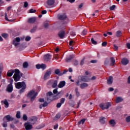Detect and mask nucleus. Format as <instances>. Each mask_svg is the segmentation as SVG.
I'll return each mask as SVG.
<instances>
[{"label": "nucleus", "instance_id": "nucleus-13", "mask_svg": "<svg viewBox=\"0 0 130 130\" xmlns=\"http://www.w3.org/2000/svg\"><path fill=\"white\" fill-rule=\"evenodd\" d=\"M128 62H129V61L126 58H123L121 60V63L123 66H126V64H128Z\"/></svg>", "mask_w": 130, "mask_h": 130}, {"label": "nucleus", "instance_id": "nucleus-48", "mask_svg": "<svg viewBox=\"0 0 130 130\" xmlns=\"http://www.w3.org/2000/svg\"><path fill=\"white\" fill-rule=\"evenodd\" d=\"M115 5H113V6H112L111 7H110V10H111V11H113V10H114V9H115Z\"/></svg>", "mask_w": 130, "mask_h": 130}, {"label": "nucleus", "instance_id": "nucleus-8", "mask_svg": "<svg viewBox=\"0 0 130 130\" xmlns=\"http://www.w3.org/2000/svg\"><path fill=\"white\" fill-rule=\"evenodd\" d=\"M36 68L38 70L42 69L43 70H45L46 69V65L45 64H38L36 65Z\"/></svg>", "mask_w": 130, "mask_h": 130}, {"label": "nucleus", "instance_id": "nucleus-62", "mask_svg": "<svg viewBox=\"0 0 130 130\" xmlns=\"http://www.w3.org/2000/svg\"><path fill=\"white\" fill-rule=\"evenodd\" d=\"M60 118V115L59 114H57L55 116V118H57V119H58Z\"/></svg>", "mask_w": 130, "mask_h": 130}, {"label": "nucleus", "instance_id": "nucleus-30", "mask_svg": "<svg viewBox=\"0 0 130 130\" xmlns=\"http://www.w3.org/2000/svg\"><path fill=\"white\" fill-rule=\"evenodd\" d=\"M122 35V32H121V31L120 30H118L116 32V37H120Z\"/></svg>", "mask_w": 130, "mask_h": 130}, {"label": "nucleus", "instance_id": "nucleus-25", "mask_svg": "<svg viewBox=\"0 0 130 130\" xmlns=\"http://www.w3.org/2000/svg\"><path fill=\"white\" fill-rule=\"evenodd\" d=\"M15 71L13 70H9L7 73L8 77H12Z\"/></svg>", "mask_w": 130, "mask_h": 130}, {"label": "nucleus", "instance_id": "nucleus-3", "mask_svg": "<svg viewBox=\"0 0 130 130\" xmlns=\"http://www.w3.org/2000/svg\"><path fill=\"white\" fill-rule=\"evenodd\" d=\"M38 93L35 92V91L32 90H30L27 94L28 98L30 99V101L33 102L34 100H35V98H36V96H37Z\"/></svg>", "mask_w": 130, "mask_h": 130}, {"label": "nucleus", "instance_id": "nucleus-57", "mask_svg": "<svg viewBox=\"0 0 130 130\" xmlns=\"http://www.w3.org/2000/svg\"><path fill=\"white\" fill-rule=\"evenodd\" d=\"M5 19L6 20V21H10V20H9V18H8V14H7V13H5Z\"/></svg>", "mask_w": 130, "mask_h": 130}, {"label": "nucleus", "instance_id": "nucleus-33", "mask_svg": "<svg viewBox=\"0 0 130 130\" xmlns=\"http://www.w3.org/2000/svg\"><path fill=\"white\" fill-rule=\"evenodd\" d=\"M29 66V64L28 63V62H24L23 63V67L24 69H27Z\"/></svg>", "mask_w": 130, "mask_h": 130}, {"label": "nucleus", "instance_id": "nucleus-36", "mask_svg": "<svg viewBox=\"0 0 130 130\" xmlns=\"http://www.w3.org/2000/svg\"><path fill=\"white\" fill-rule=\"evenodd\" d=\"M2 102H4V104L6 105V107H9V102H8L7 100L4 101H2Z\"/></svg>", "mask_w": 130, "mask_h": 130}, {"label": "nucleus", "instance_id": "nucleus-56", "mask_svg": "<svg viewBox=\"0 0 130 130\" xmlns=\"http://www.w3.org/2000/svg\"><path fill=\"white\" fill-rule=\"evenodd\" d=\"M49 26V24H48V23H45L44 24V27H45V28H47V27H48Z\"/></svg>", "mask_w": 130, "mask_h": 130}, {"label": "nucleus", "instance_id": "nucleus-32", "mask_svg": "<svg viewBox=\"0 0 130 130\" xmlns=\"http://www.w3.org/2000/svg\"><path fill=\"white\" fill-rule=\"evenodd\" d=\"M57 80H55L52 85V88H55L57 86Z\"/></svg>", "mask_w": 130, "mask_h": 130}, {"label": "nucleus", "instance_id": "nucleus-42", "mask_svg": "<svg viewBox=\"0 0 130 130\" xmlns=\"http://www.w3.org/2000/svg\"><path fill=\"white\" fill-rule=\"evenodd\" d=\"M91 42L92 43V44H94V45H96V44H97V41H94L93 38H91Z\"/></svg>", "mask_w": 130, "mask_h": 130}, {"label": "nucleus", "instance_id": "nucleus-12", "mask_svg": "<svg viewBox=\"0 0 130 130\" xmlns=\"http://www.w3.org/2000/svg\"><path fill=\"white\" fill-rule=\"evenodd\" d=\"M67 18H68V17L67 16V15H66V14L58 15V18L59 19V20H66Z\"/></svg>", "mask_w": 130, "mask_h": 130}, {"label": "nucleus", "instance_id": "nucleus-59", "mask_svg": "<svg viewBox=\"0 0 130 130\" xmlns=\"http://www.w3.org/2000/svg\"><path fill=\"white\" fill-rule=\"evenodd\" d=\"M53 93L54 94H56L57 93V88H56L53 90Z\"/></svg>", "mask_w": 130, "mask_h": 130}, {"label": "nucleus", "instance_id": "nucleus-51", "mask_svg": "<svg viewBox=\"0 0 130 130\" xmlns=\"http://www.w3.org/2000/svg\"><path fill=\"white\" fill-rule=\"evenodd\" d=\"M15 74H17V75H20V71L18 69H16L15 70Z\"/></svg>", "mask_w": 130, "mask_h": 130}, {"label": "nucleus", "instance_id": "nucleus-47", "mask_svg": "<svg viewBox=\"0 0 130 130\" xmlns=\"http://www.w3.org/2000/svg\"><path fill=\"white\" fill-rule=\"evenodd\" d=\"M30 40H31V37L29 36H27L25 38V41H30Z\"/></svg>", "mask_w": 130, "mask_h": 130}, {"label": "nucleus", "instance_id": "nucleus-21", "mask_svg": "<svg viewBox=\"0 0 130 130\" xmlns=\"http://www.w3.org/2000/svg\"><path fill=\"white\" fill-rule=\"evenodd\" d=\"M54 74L59 76H62V74L60 72V69H56L54 71Z\"/></svg>", "mask_w": 130, "mask_h": 130}, {"label": "nucleus", "instance_id": "nucleus-27", "mask_svg": "<svg viewBox=\"0 0 130 130\" xmlns=\"http://www.w3.org/2000/svg\"><path fill=\"white\" fill-rule=\"evenodd\" d=\"M122 101H123V99H122V98H121L120 96L117 97V98L116 99V103H119L120 102H122Z\"/></svg>", "mask_w": 130, "mask_h": 130}, {"label": "nucleus", "instance_id": "nucleus-29", "mask_svg": "<svg viewBox=\"0 0 130 130\" xmlns=\"http://www.w3.org/2000/svg\"><path fill=\"white\" fill-rule=\"evenodd\" d=\"M109 123L111 125V126H114V125L116 124V123H115V120L113 119L110 120Z\"/></svg>", "mask_w": 130, "mask_h": 130}, {"label": "nucleus", "instance_id": "nucleus-20", "mask_svg": "<svg viewBox=\"0 0 130 130\" xmlns=\"http://www.w3.org/2000/svg\"><path fill=\"white\" fill-rule=\"evenodd\" d=\"M100 122L101 123H102L103 124H104V123H105V122H106V118L104 117H101L100 118Z\"/></svg>", "mask_w": 130, "mask_h": 130}, {"label": "nucleus", "instance_id": "nucleus-54", "mask_svg": "<svg viewBox=\"0 0 130 130\" xmlns=\"http://www.w3.org/2000/svg\"><path fill=\"white\" fill-rule=\"evenodd\" d=\"M74 66H78V64H79V61H78V60L74 61Z\"/></svg>", "mask_w": 130, "mask_h": 130}, {"label": "nucleus", "instance_id": "nucleus-15", "mask_svg": "<svg viewBox=\"0 0 130 130\" xmlns=\"http://www.w3.org/2000/svg\"><path fill=\"white\" fill-rule=\"evenodd\" d=\"M29 121H30L31 124H35V123H36V121H37V117H31L29 119Z\"/></svg>", "mask_w": 130, "mask_h": 130}, {"label": "nucleus", "instance_id": "nucleus-44", "mask_svg": "<svg viewBox=\"0 0 130 130\" xmlns=\"http://www.w3.org/2000/svg\"><path fill=\"white\" fill-rule=\"evenodd\" d=\"M36 12H37L36 10L31 9L29 10V13H30V14H32L33 13H35Z\"/></svg>", "mask_w": 130, "mask_h": 130}, {"label": "nucleus", "instance_id": "nucleus-6", "mask_svg": "<svg viewBox=\"0 0 130 130\" xmlns=\"http://www.w3.org/2000/svg\"><path fill=\"white\" fill-rule=\"evenodd\" d=\"M20 41H21V38L19 37L16 38L13 41V45H14L15 47H17L20 44Z\"/></svg>", "mask_w": 130, "mask_h": 130}, {"label": "nucleus", "instance_id": "nucleus-41", "mask_svg": "<svg viewBox=\"0 0 130 130\" xmlns=\"http://www.w3.org/2000/svg\"><path fill=\"white\" fill-rule=\"evenodd\" d=\"M37 30V26H35L33 27V28L30 30L31 33H34L35 31Z\"/></svg>", "mask_w": 130, "mask_h": 130}, {"label": "nucleus", "instance_id": "nucleus-35", "mask_svg": "<svg viewBox=\"0 0 130 130\" xmlns=\"http://www.w3.org/2000/svg\"><path fill=\"white\" fill-rule=\"evenodd\" d=\"M21 112L20 111H17V114L16 115V117L17 118H21Z\"/></svg>", "mask_w": 130, "mask_h": 130}, {"label": "nucleus", "instance_id": "nucleus-63", "mask_svg": "<svg viewBox=\"0 0 130 130\" xmlns=\"http://www.w3.org/2000/svg\"><path fill=\"white\" fill-rule=\"evenodd\" d=\"M126 46L127 47V48H128V49H130V43H128L126 44Z\"/></svg>", "mask_w": 130, "mask_h": 130}, {"label": "nucleus", "instance_id": "nucleus-31", "mask_svg": "<svg viewBox=\"0 0 130 130\" xmlns=\"http://www.w3.org/2000/svg\"><path fill=\"white\" fill-rule=\"evenodd\" d=\"M47 105H48V103H47L46 102H45L43 104L40 105V109H42V107H46Z\"/></svg>", "mask_w": 130, "mask_h": 130}, {"label": "nucleus", "instance_id": "nucleus-10", "mask_svg": "<svg viewBox=\"0 0 130 130\" xmlns=\"http://www.w3.org/2000/svg\"><path fill=\"white\" fill-rule=\"evenodd\" d=\"M24 126L26 130H30L33 128V126L29 123H25Z\"/></svg>", "mask_w": 130, "mask_h": 130}, {"label": "nucleus", "instance_id": "nucleus-24", "mask_svg": "<svg viewBox=\"0 0 130 130\" xmlns=\"http://www.w3.org/2000/svg\"><path fill=\"white\" fill-rule=\"evenodd\" d=\"M111 63L110 64V66L111 67H113V66H114L115 64V59L113 57L110 58Z\"/></svg>", "mask_w": 130, "mask_h": 130}, {"label": "nucleus", "instance_id": "nucleus-43", "mask_svg": "<svg viewBox=\"0 0 130 130\" xmlns=\"http://www.w3.org/2000/svg\"><path fill=\"white\" fill-rule=\"evenodd\" d=\"M23 120H25V121L28 120V117H27V115L26 114H24L23 115Z\"/></svg>", "mask_w": 130, "mask_h": 130}, {"label": "nucleus", "instance_id": "nucleus-38", "mask_svg": "<svg viewBox=\"0 0 130 130\" xmlns=\"http://www.w3.org/2000/svg\"><path fill=\"white\" fill-rule=\"evenodd\" d=\"M85 121H86V119H83L78 122V124H84V123H85Z\"/></svg>", "mask_w": 130, "mask_h": 130}, {"label": "nucleus", "instance_id": "nucleus-58", "mask_svg": "<svg viewBox=\"0 0 130 130\" xmlns=\"http://www.w3.org/2000/svg\"><path fill=\"white\" fill-rule=\"evenodd\" d=\"M24 8H27L28 7V2H25L24 4Z\"/></svg>", "mask_w": 130, "mask_h": 130}, {"label": "nucleus", "instance_id": "nucleus-52", "mask_svg": "<svg viewBox=\"0 0 130 130\" xmlns=\"http://www.w3.org/2000/svg\"><path fill=\"white\" fill-rule=\"evenodd\" d=\"M61 104H62L61 103H58V104H57V105H56L57 108H59V107L61 106Z\"/></svg>", "mask_w": 130, "mask_h": 130}, {"label": "nucleus", "instance_id": "nucleus-40", "mask_svg": "<svg viewBox=\"0 0 130 130\" xmlns=\"http://www.w3.org/2000/svg\"><path fill=\"white\" fill-rule=\"evenodd\" d=\"M2 37H4V38L7 39L9 37V35L8 34H2Z\"/></svg>", "mask_w": 130, "mask_h": 130}, {"label": "nucleus", "instance_id": "nucleus-19", "mask_svg": "<svg viewBox=\"0 0 130 130\" xmlns=\"http://www.w3.org/2000/svg\"><path fill=\"white\" fill-rule=\"evenodd\" d=\"M66 86V81H62L59 82L58 85V87L59 88H63Z\"/></svg>", "mask_w": 130, "mask_h": 130}, {"label": "nucleus", "instance_id": "nucleus-45", "mask_svg": "<svg viewBox=\"0 0 130 130\" xmlns=\"http://www.w3.org/2000/svg\"><path fill=\"white\" fill-rule=\"evenodd\" d=\"M87 30L84 29L82 32V35H87Z\"/></svg>", "mask_w": 130, "mask_h": 130}, {"label": "nucleus", "instance_id": "nucleus-4", "mask_svg": "<svg viewBox=\"0 0 130 130\" xmlns=\"http://www.w3.org/2000/svg\"><path fill=\"white\" fill-rule=\"evenodd\" d=\"M110 106H111V103L109 102L100 104V107H101L103 110L108 109Z\"/></svg>", "mask_w": 130, "mask_h": 130}, {"label": "nucleus", "instance_id": "nucleus-64", "mask_svg": "<svg viewBox=\"0 0 130 130\" xmlns=\"http://www.w3.org/2000/svg\"><path fill=\"white\" fill-rule=\"evenodd\" d=\"M127 83L128 84H130V76L128 77Z\"/></svg>", "mask_w": 130, "mask_h": 130}, {"label": "nucleus", "instance_id": "nucleus-18", "mask_svg": "<svg viewBox=\"0 0 130 130\" xmlns=\"http://www.w3.org/2000/svg\"><path fill=\"white\" fill-rule=\"evenodd\" d=\"M36 17H31L28 19V22L30 23V24H33V23H35L36 22Z\"/></svg>", "mask_w": 130, "mask_h": 130}, {"label": "nucleus", "instance_id": "nucleus-39", "mask_svg": "<svg viewBox=\"0 0 130 130\" xmlns=\"http://www.w3.org/2000/svg\"><path fill=\"white\" fill-rule=\"evenodd\" d=\"M85 59H86V58H83L80 61V66H84V63H85Z\"/></svg>", "mask_w": 130, "mask_h": 130}, {"label": "nucleus", "instance_id": "nucleus-23", "mask_svg": "<svg viewBox=\"0 0 130 130\" xmlns=\"http://www.w3.org/2000/svg\"><path fill=\"white\" fill-rule=\"evenodd\" d=\"M89 86V84L86 83H82L80 84L81 89H85V88H87Z\"/></svg>", "mask_w": 130, "mask_h": 130}, {"label": "nucleus", "instance_id": "nucleus-5", "mask_svg": "<svg viewBox=\"0 0 130 130\" xmlns=\"http://www.w3.org/2000/svg\"><path fill=\"white\" fill-rule=\"evenodd\" d=\"M51 74H52V72H51V70L49 69L47 70L44 75V80H48V79H50Z\"/></svg>", "mask_w": 130, "mask_h": 130}, {"label": "nucleus", "instance_id": "nucleus-9", "mask_svg": "<svg viewBox=\"0 0 130 130\" xmlns=\"http://www.w3.org/2000/svg\"><path fill=\"white\" fill-rule=\"evenodd\" d=\"M13 79L15 82H18V81H20V79H21V76H20V74H14L13 75Z\"/></svg>", "mask_w": 130, "mask_h": 130}, {"label": "nucleus", "instance_id": "nucleus-55", "mask_svg": "<svg viewBox=\"0 0 130 130\" xmlns=\"http://www.w3.org/2000/svg\"><path fill=\"white\" fill-rule=\"evenodd\" d=\"M102 46L105 47L106 46V45H107V42H104L102 44Z\"/></svg>", "mask_w": 130, "mask_h": 130}, {"label": "nucleus", "instance_id": "nucleus-53", "mask_svg": "<svg viewBox=\"0 0 130 130\" xmlns=\"http://www.w3.org/2000/svg\"><path fill=\"white\" fill-rule=\"evenodd\" d=\"M81 83V81L78 80L76 82V86H80V83Z\"/></svg>", "mask_w": 130, "mask_h": 130}, {"label": "nucleus", "instance_id": "nucleus-2", "mask_svg": "<svg viewBox=\"0 0 130 130\" xmlns=\"http://www.w3.org/2000/svg\"><path fill=\"white\" fill-rule=\"evenodd\" d=\"M15 119L14 117L11 116L10 115H8L5 116L3 118V123H2V126L3 127H8V122H10V121H13Z\"/></svg>", "mask_w": 130, "mask_h": 130}, {"label": "nucleus", "instance_id": "nucleus-16", "mask_svg": "<svg viewBox=\"0 0 130 130\" xmlns=\"http://www.w3.org/2000/svg\"><path fill=\"white\" fill-rule=\"evenodd\" d=\"M6 90L8 92H13V85L12 83H10L7 86Z\"/></svg>", "mask_w": 130, "mask_h": 130}, {"label": "nucleus", "instance_id": "nucleus-7", "mask_svg": "<svg viewBox=\"0 0 130 130\" xmlns=\"http://www.w3.org/2000/svg\"><path fill=\"white\" fill-rule=\"evenodd\" d=\"M52 95H53V93H52V92H48L47 93V97L46 98V100L47 101H48V102H50V101H52V99H50V97Z\"/></svg>", "mask_w": 130, "mask_h": 130}, {"label": "nucleus", "instance_id": "nucleus-22", "mask_svg": "<svg viewBox=\"0 0 130 130\" xmlns=\"http://www.w3.org/2000/svg\"><path fill=\"white\" fill-rule=\"evenodd\" d=\"M74 57H75V56H74V55H71L69 56V57L66 58V61L67 62H70L71 61V60H72V59H73V58H74Z\"/></svg>", "mask_w": 130, "mask_h": 130}, {"label": "nucleus", "instance_id": "nucleus-37", "mask_svg": "<svg viewBox=\"0 0 130 130\" xmlns=\"http://www.w3.org/2000/svg\"><path fill=\"white\" fill-rule=\"evenodd\" d=\"M69 44H70V46H73L75 45V44H76V42H75L73 40L70 41L69 42Z\"/></svg>", "mask_w": 130, "mask_h": 130}, {"label": "nucleus", "instance_id": "nucleus-49", "mask_svg": "<svg viewBox=\"0 0 130 130\" xmlns=\"http://www.w3.org/2000/svg\"><path fill=\"white\" fill-rule=\"evenodd\" d=\"M66 101V99L64 98H62L60 100V103H61L62 104H63V103H64V102Z\"/></svg>", "mask_w": 130, "mask_h": 130}, {"label": "nucleus", "instance_id": "nucleus-11", "mask_svg": "<svg viewBox=\"0 0 130 130\" xmlns=\"http://www.w3.org/2000/svg\"><path fill=\"white\" fill-rule=\"evenodd\" d=\"M51 57H52L51 55H50L49 54H47L44 55V59L46 61H48L50 60V59H51Z\"/></svg>", "mask_w": 130, "mask_h": 130}, {"label": "nucleus", "instance_id": "nucleus-28", "mask_svg": "<svg viewBox=\"0 0 130 130\" xmlns=\"http://www.w3.org/2000/svg\"><path fill=\"white\" fill-rule=\"evenodd\" d=\"M47 4L48 6H52L54 4V0H48Z\"/></svg>", "mask_w": 130, "mask_h": 130}, {"label": "nucleus", "instance_id": "nucleus-61", "mask_svg": "<svg viewBox=\"0 0 130 130\" xmlns=\"http://www.w3.org/2000/svg\"><path fill=\"white\" fill-rule=\"evenodd\" d=\"M90 62H91V63H96V62H97V60H92L90 61Z\"/></svg>", "mask_w": 130, "mask_h": 130}, {"label": "nucleus", "instance_id": "nucleus-60", "mask_svg": "<svg viewBox=\"0 0 130 130\" xmlns=\"http://www.w3.org/2000/svg\"><path fill=\"white\" fill-rule=\"evenodd\" d=\"M70 34H71V36H72L73 37H74V36H76V33L74 32H71Z\"/></svg>", "mask_w": 130, "mask_h": 130}, {"label": "nucleus", "instance_id": "nucleus-1", "mask_svg": "<svg viewBox=\"0 0 130 130\" xmlns=\"http://www.w3.org/2000/svg\"><path fill=\"white\" fill-rule=\"evenodd\" d=\"M16 89H21L19 90L20 94H22L23 92H25L26 89V83L25 82H17L15 83Z\"/></svg>", "mask_w": 130, "mask_h": 130}, {"label": "nucleus", "instance_id": "nucleus-46", "mask_svg": "<svg viewBox=\"0 0 130 130\" xmlns=\"http://www.w3.org/2000/svg\"><path fill=\"white\" fill-rule=\"evenodd\" d=\"M75 92L76 93L77 96H80V92L78 91V88H76Z\"/></svg>", "mask_w": 130, "mask_h": 130}, {"label": "nucleus", "instance_id": "nucleus-17", "mask_svg": "<svg viewBox=\"0 0 130 130\" xmlns=\"http://www.w3.org/2000/svg\"><path fill=\"white\" fill-rule=\"evenodd\" d=\"M113 83V77L110 76L107 80V84L108 85H111Z\"/></svg>", "mask_w": 130, "mask_h": 130}, {"label": "nucleus", "instance_id": "nucleus-50", "mask_svg": "<svg viewBox=\"0 0 130 130\" xmlns=\"http://www.w3.org/2000/svg\"><path fill=\"white\" fill-rule=\"evenodd\" d=\"M126 121L127 122H130V116H128L126 117Z\"/></svg>", "mask_w": 130, "mask_h": 130}, {"label": "nucleus", "instance_id": "nucleus-26", "mask_svg": "<svg viewBox=\"0 0 130 130\" xmlns=\"http://www.w3.org/2000/svg\"><path fill=\"white\" fill-rule=\"evenodd\" d=\"M64 31H60L58 33V36L60 38H63L64 37Z\"/></svg>", "mask_w": 130, "mask_h": 130}, {"label": "nucleus", "instance_id": "nucleus-34", "mask_svg": "<svg viewBox=\"0 0 130 130\" xmlns=\"http://www.w3.org/2000/svg\"><path fill=\"white\" fill-rule=\"evenodd\" d=\"M3 65H0V79H2V73H3Z\"/></svg>", "mask_w": 130, "mask_h": 130}, {"label": "nucleus", "instance_id": "nucleus-14", "mask_svg": "<svg viewBox=\"0 0 130 130\" xmlns=\"http://www.w3.org/2000/svg\"><path fill=\"white\" fill-rule=\"evenodd\" d=\"M81 80L83 82H89V81H90V78L87 76H83L81 77Z\"/></svg>", "mask_w": 130, "mask_h": 130}]
</instances>
